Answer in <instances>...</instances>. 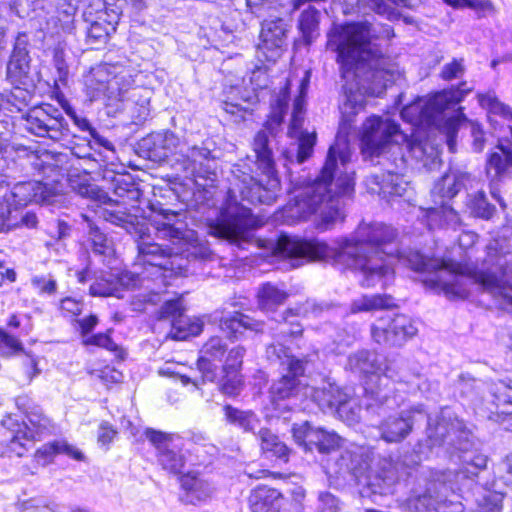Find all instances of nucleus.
I'll return each instance as SVG.
<instances>
[{
  "mask_svg": "<svg viewBox=\"0 0 512 512\" xmlns=\"http://www.w3.org/2000/svg\"><path fill=\"white\" fill-rule=\"evenodd\" d=\"M152 222L157 236L178 246V251L173 252L149 237L137 240V259L144 266L145 276L128 269L111 271L90 284V296L123 299L126 291L142 287L146 278L154 287L135 308L142 310L144 304L156 303L155 297L187 276L192 260L211 258V250L203 243L205 235L226 240L240 250H247L256 240L253 211L239 202L218 211L207 207L175 211L160 206L154 211Z\"/></svg>",
  "mask_w": 512,
  "mask_h": 512,
  "instance_id": "obj_1",
  "label": "nucleus"
},
{
  "mask_svg": "<svg viewBox=\"0 0 512 512\" xmlns=\"http://www.w3.org/2000/svg\"><path fill=\"white\" fill-rule=\"evenodd\" d=\"M416 412L420 421L426 422V438L418 440L400 455L403 466L415 469L414 476L409 473L412 482L403 507L409 512H447L448 506L453 503L449 497L454 494L455 471L432 469L422 466L421 462L429 459L434 450L438 454V450L443 449L460 466L459 472L473 479L480 473V454L472 449L471 432L456 416L441 411L432 418L423 404L417 405Z\"/></svg>",
  "mask_w": 512,
  "mask_h": 512,
  "instance_id": "obj_2",
  "label": "nucleus"
},
{
  "mask_svg": "<svg viewBox=\"0 0 512 512\" xmlns=\"http://www.w3.org/2000/svg\"><path fill=\"white\" fill-rule=\"evenodd\" d=\"M397 238V229L383 222L358 226L357 244L370 250L351 258V266L363 276L362 286L369 288L380 284L386 288L394 280L393 265L398 260L421 276L424 287L444 294L449 300L467 299L473 286L480 287V269L477 266L470 268L456 260L435 259L418 249L401 250L396 243Z\"/></svg>",
  "mask_w": 512,
  "mask_h": 512,
  "instance_id": "obj_3",
  "label": "nucleus"
},
{
  "mask_svg": "<svg viewBox=\"0 0 512 512\" xmlns=\"http://www.w3.org/2000/svg\"><path fill=\"white\" fill-rule=\"evenodd\" d=\"M52 66V82L46 84L49 96L57 106L47 102L33 106L22 116L23 128L34 136L53 141L79 139L86 142L84 149L93 150L102 159V151L113 150V144L99 133L84 111L65 96L62 89L68 87L70 72L62 50L54 51Z\"/></svg>",
  "mask_w": 512,
  "mask_h": 512,
  "instance_id": "obj_4",
  "label": "nucleus"
},
{
  "mask_svg": "<svg viewBox=\"0 0 512 512\" xmlns=\"http://www.w3.org/2000/svg\"><path fill=\"white\" fill-rule=\"evenodd\" d=\"M290 100V91L287 88H282L271 100L270 112L262 129L254 137L255 161L238 165L235 171L241 183V199L252 205H271L278 197L281 182L271 148V139H276L284 131Z\"/></svg>",
  "mask_w": 512,
  "mask_h": 512,
  "instance_id": "obj_5",
  "label": "nucleus"
},
{
  "mask_svg": "<svg viewBox=\"0 0 512 512\" xmlns=\"http://www.w3.org/2000/svg\"><path fill=\"white\" fill-rule=\"evenodd\" d=\"M394 29L389 24H373L368 20L349 22L332 28L327 34V48L336 53L342 78L363 76L379 82L378 91L386 87L384 54L376 42L392 39Z\"/></svg>",
  "mask_w": 512,
  "mask_h": 512,
  "instance_id": "obj_6",
  "label": "nucleus"
},
{
  "mask_svg": "<svg viewBox=\"0 0 512 512\" xmlns=\"http://www.w3.org/2000/svg\"><path fill=\"white\" fill-rule=\"evenodd\" d=\"M402 137L400 124L393 119H384L372 114L363 123L360 133V150L365 160L381 159L379 164L385 165V172L375 175V183L383 193L391 196H402L405 188L400 180L406 167V158L398 138Z\"/></svg>",
  "mask_w": 512,
  "mask_h": 512,
  "instance_id": "obj_7",
  "label": "nucleus"
},
{
  "mask_svg": "<svg viewBox=\"0 0 512 512\" xmlns=\"http://www.w3.org/2000/svg\"><path fill=\"white\" fill-rule=\"evenodd\" d=\"M334 149L333 147L325 158L316 178L305 180L304 189L277 211L278 217L287 225H294L309 219L321 209V203L324 200L332 199L337 194H347L353 190V182L346 175L333 182L336 175L331 170Z\"/></svg>",
  "mask_w": 512,
  "mask_h": 512,
  "instance_id": "obj_8",
  "label": "nucleus"
},
{
  "mask_svg": "<svg viewBox=\"0 0 512 512\" xmlns=\"http://www.w3.org/2000/svg\"><path fill=\"white\" fill-rule=\"evenodd\" d=\"M355 84L343 85L344 101L340 105L339 129L336 133L333 143L329 146L326 157L334 147L331 170L336 174L338 167L347 169L351 161L352 147L350 142V130L352 123L359 111L366 106L365 94L379 97L385 92L386 87L379 92V82L369 80L363 76L353 78Z\"/></svg>",
  "mask_w": 512,
  "mask_h": 512,
  "instance_id": "obj_9",
  "label": "nucleus"
},
{
  "mask_svg": "<svg viewBox=\"0 0 512 512\" xmlns=\"http://www.w3.org/2000/svg\"><path fill=\"white\" fill-rule=\"evenodd\" d=\"M61 173L66 175L69 179L71 187L79 194L82 198H86L96 205H111L113 200L105 190H110L117 197L127 199L133 202H139L143 192L140 188L139 183L135 177L126 171L117 172L113 169L105 166L100 170L98 176L103 182V186L100 187L94 183H90L87 180L73 185L72 178L77 176V173H73L69 167H63L61 165Z\"/></svg>",
  "mask_w": 512,
  "mask_h": 512,
  "instance_id": "obj_10",
  "label": "nucleus"
},
{
  "mask_svg": "<svg viewBox=\"0 0 512 512\" xmlns=\"http://www.w3.org/2000/svg\"><path fill=\"white\" fill-rule=\"evenodd\" d=\"M16 405L23 412L24 417L8 415L2 419L1 424L11 434L8 450L22 457L28 451L27 443L40 440L49 432L51 420L44 415L40 406L30 405V399L27 396H18Z\"/></svg>",
  "mask_w": 512,
  "mask_h": 512,
  "instance_id": "obj_11",
  "label": "nucleus"
},
{
  "mask_svg": "<svg viewBox=\"0 0 512 512\" xmlns=\"http://www.w3.org/2000/svg\"><path fill=\"white\" fill-rule=\"evenodd\" d=\"M285 348L266 346V358L270 363L279 364L281 376L269 387V399L276 409L279 402L296 396L300 390L301 377L305 375L307 362L302 358H287Z\"/></svg>",
  "mask_w": 512,
  "mask_h": 512,
  "instance_id": "obj_12",
  "label": "nucleus"
},
{
  "mask_svg": "<svg viewBox=\"0 0 512 512\" xmlns=\"http://www.w3.org/2000/svg\"><path fill=\"white\" fill-rule=\"evenodd\" d=\"M464 176L465 174L462 173L458 175L445 173L436 181L431 191L435 206L429 207L425 213L429 230L456 226L460 222L458 213L449 202L461 190Z\"/></svg>",
  "mask_w": 512,
  "mask_h": 512,
  "instance_id": "obj_13",
  "label": "nucleus"
},
{
  "mask_svg": "<svg viewBox=\"0 0 512 512\" xmlns=\"http://www.w3.org/2000/svg\"><path fill=\"white\" fill-rule=\"evenodd\" d=\"M71 143L74 144V146L71 148V153L73 156H75L78 159H81L85 162L87 167L82 168V170H79L78 168H75L73 163H71L68 160V157L66 154L63 153H51L46 152L38 159V161L35 163V167L38 168L40 172L43 174H47L48 172L56 173L57 175L61 177H66L67 181L69 182V179L66 175H63L61 173V165L63 167H69L73 173H77V176H74L72 178L73 185L75 186L77 183L82 182L83 180L80 179V174L83 173L85 175L95 173L98 176L100 175V170L103 169L106 165L102 164L104 162L103 159H99V157L96 155L93 150H86L84 147H86V142L79 141V139H71Z\"/></svg>",
  "mask_w": 512,
  "mask_h": 512,
  "instance_id": "obj_14",
  "label": "nucleus"
},
{
  "mask_svg": "<svg viewBox=\"0 0 512 512\" xmlns=\"http://www.w3.org/2000/svg\"><path fill=\"white\" fill-rule=\"evenodd\" d=\"M125 0H92L84 11L87 39L91 44L105 43L116 31Z\"/></svg>",
  "mask_w": 512,
  "mask_h": 512,
  "instance_id": "obj_15",
  "label": "nucleus"
},
{
  "mask_svg": "<svg viewBox=\"0 0 512 512\" xmlns=\"http://www.w3.org/2000/svg\"><path fill=\"white\" fill-rule=\"evenodd\" d=\"M146 439L156 450L161 468L170 474L180 476L186 465L184 438L178 433H169L155 428H146Z\"/></svg>",
  "mask_w": 512,
  "mask_h": 512,
  "instance_id": "obj_16",
  "label": "nucleus"
},
{
  "mask_svg": "<svg viewBox=\"0 0 512 512\" xmlns=\"http://www.w3.org/2000/svg\"><path fill=\"white\" fill-rule=\"evenodd\" d=\"M29 38L25 32H18L12 52L6 65V80L13 86L15 98L25 99L26 94L34 89V79L30 75L31 57Z\"/></svg>",
  "mask_w": 512,
  "mask_h": 512,
  "instance_id": "obj_17",
  "label": "nucleus"
},
{
  "mask_svg": "<svg viewBox=\"0 0 512 512\" xmlns=\"http://www.w3.org/2000/svg\"><path fill=\"white\" fill-rule=\"evenodd\" d=\"M305 490L297 487L289 497L267 485H258L249 496L252 512H304Z\"/></svg>",
  "mask_w": 512,
  "mask_h": 512,
  "instance_id": "obj_18",
  "label": "nucleus"
},
{
  "mask_svg": "<svg viewBox=\"0 0 512 512\" xmlns=\"http://www.w3.org/2000/svg\"><path fill=\"white\" fill-rule=\"evenodd\" d=\"M179 143L180 139L175 132L164 129L153 131L142 137L135 142L133 149L141 158L174 167L176 158L179 156L176 152Z\"/></svg>",
  "mask_w": 512,
  "mask_h": 512,
  "instance_id": "obj_19",
  "label": "nucleus"
},
{
  "mask_svg": "<svg viewBox=\"0 0 512 512\" xmlns=\"http://www.w3.org/2000/svg\"><path fill=\"white\" fill-rule=\"evenodd\" d=\"M373 461V453L368 447L359 445H350L338 452L333 462L329 461V469L338 477L362 482L371 486L370 472Z\"/></svg>",
  "mask_w": 512,
  "mask_h": 512,
  "instance_id": "obj_20",
  "label": "nucleus"
},
{
  "mask_svg": "<svg viewBox=\"0 0 512 512\" xmlns=\"http://www.w3.org/2000/svg\"><path fill=\"white\" fill-rule=\"evenodd\" d=\"M383 364V355L369 349L358 350L347 358L346 368L362 378L366 396L374 401L383 400L386 397V394L379 391L378 384Z\"/></svg>",
  "mask_w": 512,
  "mask_h": 512,
  "instance_id": "obj_21",
  "label": "nucleus"
},
{
  "mask_svg": "<svg viewBox=\"0 0 512 512\" xmlns=\"http://www.w3.org/2000/svg\"><path fill=\"white\" fill-rule=\"evenodd\" d=\"M291 433L295 443L305 452L317 451L320 454L338 452L343 441L335 431L315 427L309 421L294 423Z\"/></svg>",
  "mask_w": 512,
  "mask_h": 512,
  "instance_id": "obj_22",
  "label": "nucleus"
},
{
  "mask_svg": "<svg viewBox=\"0 0 512 512\" xmlns=\"http://www.w3.org/2000/svg\"><path fill=\"white\" fill-rule=\"evenodd\" d=\"M215 320H218L221 332L231 342L253 340L270 329L266 321L240 310L222 311L215 315Z\"/></svg>",
  "mask_w": 512,
  "mask_h": 512,
  "instance_id": "obj_23",
  "label": "nucleus"
},
{
  "mask_svg": "<svg viewBox=\"0 0 512 512\" xmlns=\"http://www.w3.org/2000/svg\"><path fill=\"white\" fill-rule=\"evenodd\" d=\"M413 320L405 314L379 319L371 325V337L379 345L401 347L417 334Z\"/></svg>",
  "mask_w": 512,
  "mask_h": 512,
  "instance_id": "obj_24",
  "label": "nucleus"
},
{
  "mask_svg": "<svg viewBox=\"0 0 512 512\" xmlns=\"http://www.w3.org/2000/svg\"><path fill=\"white\" fill-rule=\"evenodd\" d=\"M312 400L323 413L353 421L355 409L351 406V395L335 382L326 381L312 391Z\"/></svg>",
  "mask_w": 512,
  "mask_h": 512,
  "instance_id": "obj_25",
  "label": "nucleus"
},
{
  "mask_svg": "<svg viewBox=\"0 0 512 512\" xmlns=\"http://www.w3.org/2000/svg\"><path fill=\"white\" fill-rule=\"evenodd\" d=\"M289 25L283 18L264 20L261 23L257 58L263 63H275L287 47Z\"/></svg>",
  "mask_w": 512,
  "mask_h": 512,
  "instance_id": "obj_26",
  "label": "nucleus"
},
{
  "mask_svg": "<svg viewBox=\"0 0 512 512\" xmlns=\"http://www.w3.org/2000/svg\"><path fill=\"white\" fill-rule=\"evenodd\" d=\"M214 159L208 147L194 145L186 153H179L174 168L182 172L185 178L195 182L199 179L212 180V176H215Z\"/></svg>",
  "mask_w": 512,
  "mask_h": 512,
  "instance_id": "obj_27",
  "label": "nucleus"
},
{
  "mask_svg": "<svg viewBox=\"0 0 512 512\" xmlns=\"http://www.w3.org/2000/svg\"><path fill=\"white\" fill-rule=\"evenodd\" d=\"M384 364L381 365V371L378 378L379 391L386 394L385 399L375 400L379 406L390 407L392 394L395 391L394 384L397 382H408L410 372L407 370L406 360L399 355L393 357L383 356Z\"/></svg>",
  "mask_w": 512,
  "mask_h": 512,
  "instance_id": "obj_28",
  "label": "nucleus"
},
{
  "mask_svg": "<svg viewBox=\"0 0 512 512\" xmlns=\"http://www.w3.org/2000/svg\"><path fill=\"white\" fill-rule=\"evenodd\" d=\"M335 253L334 248L324 240L297 239L287 251V257L292 267L297 268L309 260H329L335 256Z\"/></svg>",
  "mask_w": 512,
  "mask_h": 512,
  "instance_id": "obj_29",
  "label": "nucleus"
},
{
  "mask_svg": "<svg viewBox=\"0 0 512 512\" xmlns=\"http://www.w3.org/2000/svg\"><path fill=\"white\" fill-rule=\"evenodd\" d=\"M227 351V345L219 336L211 337L200 350L197 367L201 373L202 383L214 382L218 377V370Z\"/></svg>",
  "mask_w": 512,
  "mask_h": 512,
  "instance_id": "obj_30",
  "label": "nucleus"
},
{
  "mask_svg": "<svg viewBox=\"0 0 512 512\" xmlns=\"http://www.w3.org/2000/svg\"><path fill=\"white\" fill-rule=\"evenodd\" d=\"M178 479L182 490L179 500L185 505L207 504L215 494L216 488L213 483L197 474L188 472L181 474Z\"/></svg>",
  "mask_w": 512,
  "mask_h": 512,
  "instance_id": "obj_31",
  "label": "nucleus"
},
{
  "mask_svg": "<svg viewBox=\"0 0 512 512\" xmlns=\"http://www.w3.org/2000/svg\"><path fill=\"white\" fill-rule=\"evenodd\" d=\"M416 410L417 406L385 419L380 426L381 438L388 443L404 440L412 432L415 423L420 421Z\"/></svg>",
  "mask_w": 512,
  "mask_h": 512,
  "instance_id": "obj_32",
  "label": "nucleus"
},
{
  "mask_svg": "<svg viewBox=\"0 0 512 512\" xmlns=\"http://www.w3.org/2000/svg\"><path fill=\"white\" fill-rule=\"evenodd\" d=\"M511 388L507 385H495L490 391L485 409L489 420L501 423L512 416Z\"/></svg>",
  "mask_w": 512,
  "mask_h": 512,
  "instance_id": "obj_33",
  "label": "nucleus"
},
{
  "mask_svg": "<svg viewBox=\"0 0 512 512\" xmlns=\"http://www.w3.org/2000/svg\"><path fill=\"white\" fill-rule=\"evenodd\" d=\"M505 142L507 139L497 140V144L486 157V173L493 174L497 180L512 175V148L505 145Z\"/></svg>",
  "mask_w": 512,
  "mask_h": 512,
  "instance_id": "obj_34",
  "label": "nucleus"
},
{
  "mask_svg": "<svg viewBox=\"0 0 512 512\" xmlns=\"http://www.w3.org/2000/svg\"><path fill=\"white\" fill-rule=\"evenodd\" d=\"M320 18L321 12L311 5L300 13L297 22L299 37L293 43L295 50L300 47H310L315 42L320 35Z\"/></svg>",
  "mask_w": 512,
  "mask_h": 512,
  "instance_id": "obj_35",
  "label": "nucleus"
},
{
  "mask_svg": "<svg viewBox=\"0 0 512 512\" xmlns=\"http://www.w3.org/2000/svg\"><path fill=\"white\" fill-rule=\"evenodd\" d=\"M367 5L379 16L389 20L395 21L400 18V12L392 7L387 0H364ZM396 5H405L407 0H388ZM447 5L460 9L471 7L475 10L478 17H480V0H442Z\"/></svg>",
  "mask_w": 512,
  "mask_h": 512,
  "instance_id": "obj_36",
  "label": "nucleus"
},
{
  "mask_svg": "<svg viewBox=\"0 0 512 512\" xmlns=\"http://www.w3.org/2000/svg\"><path fill=\"white\" fill-rule=\"evenodd\" d=\"M291 139L294 142L281 153L285 161L284 165L287 166L288 163L301 165L313 156L317 144V134L315 132L305 133Z\"/></svg>",
  "mask_w": 512,
  "mask_h": 512,
  "instance_id": "obj_37",
  "label": "nucleus"
},
{
  "mask_svg": "<svg viewBox=\"0 0 512 512\" xmlns=\"http://www.w3.org/2000/svg\"><path fill=\"white\" fill-rule=\"evenodd\" d=\"M343 175H346L349 178H351V180L353 182V190H351L347 194H337L332 199L324 200L321 203V208L323 206H325V209L322 211V214H321V224H322L323 228L326 230L332 228L337 222L344 221L345 214H344L343 209L340 207L339 199L342 197H350L354 194V191H355V178H354L355 173L354 172L350 173L347 171V169H342V168L338 167V171L336 172L334 181L336 182L337 179L339 177H342Z\"/></svg>",
  "mask_w": 512,
  "mask_h": 512,
  "instance_id": "obj_38",
  "label": "nucleus"
},
{
  "mask_svg": "<svg viewBox=\"0 0 512 512\" xmlns=\"http://www.w3.org/2000/svg\"><path fill=\"white\" fill-rule=\"evenodd\" d=\"M399 307L398 300L387 293L362 294L350 303L352 314L375 311H391Z\"/></svg>",
  "mask_w": 512,
  "mask_h": 512,
  "instance_id": "obj_39",
  "label": "nucleus"
},
{
  "mask_svg": "<svg viewBox=\"0 0 512 512\" xmlns=\"http://www.w3.org/2000/svg\"><path fill=\"white\" fill-rule=\"evenodd\" d=\"M294 316L291 309H287L284 313L280 315L281 320H277L279 322V326L277 327V332L274 336V341L267 346H281L285 348V355L287 358H297L292 354L291 348L288 343H292L293 340L297 339L302 335L303 328L301 324L297 321H289V317Z\"/></svg>",
  "mask_w": 512,
  "mask_h": 512,
  "instance_id": "obj_40",
  "label": "nucleus"
},
{
  "mask_svg": "<svg viewBox=\"0 0 512 512\" xmlns=\"http://www.w3.org/2000/svg\"><path fill=\"white\" fill-rule=\"evenodd\" d=\"M225 420L228 424L240 429L243 433L257 435L261 420L253 410H242L231 404L223 406Z\"/></svg>",
  "mask_w": 512,
  "mask_h": 512,
  "instance_id": "obj_41",
  "label": "nucleus"
},
{
  "mask_svg": "<svg viewBox=\"0 0 512 512\" xmlns=\"http://www.w3.org/2000/svg\"><path fill=\"white\" fill-rule=\"evenodd\" d=\"M256 436L266 457H275L276 460L284 463L289 461L292 449L281 441L276 434L272 433L269 428H260Z\"/></svg>",
  "mask_w": 512,
  "mask_h": 512,
  "instance_id": "obj_42",
  "label": "nucleus"
},
{
  "mask_svg": "<svg viewBox=\"0 0 512 512\" xmlns=\"http://www.w3.org/2000/svg\"><path fill=\"white\" fill-rule=\"evenodd\" d=\"M257 303L262 311L273 312L283 305L289 297L288 292L271 282L262 283L257 292Z\"/></svg>",
  "mask_w": 512,
  "mask_h": 512,
  "instance_id": "obj_43",
  "label": "nucleus"
},
{
  "mask_svg": "<svg viewBox=\"0 0 512 512\" xmlns=\"http://www.w3.org/2000/svg\"><path fill=\"white\" fill-rule=\"evenodd\" d=\"M435 128L445 136L449 152L456 151L457 137L460 128L459 119L455 115H441L434 119Z\"/></svg>",
  "mask_w": 512,
  "mask_h": 512,
  "instance_id": "obj_44",
  "label": "nucleus"
},
{
  "mask_svg": "<svg viewBox=\"0 0 512 512\" xmlns=\"http://www.w3.org/2000/svg\"><path fill=\"white\" fill-rule=\"evenodd\" d=\"M204 323L199 318H189L184 315L179 320L173 322L171 326V335L175 340H188L202 333Z\"/></svg>",
  "mask_w": 512,
  "mask_h": 512,
  "instance_id": "obj_45",
  "label": "nucleus"
},
{
  "mask_svg": "<svg viewBox=\"0 0 512 512\" xmlns=\"http://www.w3.org/2000/svg\"><path fill=\"white\" fill-rule=\"evenodd\" d=\"M113 328H109L104 332H93L91 335L85 337L81 344L84 347H98L105 349L119 358H123L124 352L120 345H118L112 338Z\"/></svg>",
  "mask_w": 512,
  "mask_h": 512,
  "instance_id": "obj_46",
  "label": "nucleus"
},
{
  "mask_svg": "<svg viewBox=\"0 0 512 512\" xmlns=\"http://www.w3.org/2000/svg\"><path fill=\"white\" fill-rule=\"evenodd\" d=\"M111 89V83L108 80L97 79L94 75L85 79L84 92L90 102H103L110 94H114Z\"/></svg>",
  "mask_w": 512,
  "mask_h": 512,
  "instance_id": "obj_47",
  "label": "nucleus"
},
{
  "mask_svg": "<svg viewBox=\"0 0 512 512\" xmlns=\"http://www.w3.org/2000/svg\"><path fill=\"white\" fill-rule=\"evenodd\" d=\"M184 298L182 295L177 294L176 296L164 300L159 311L158 318L161 320L170 319L171 326L173 322L179 320L185 315Z\"/></svg>",
  "mask_w": 512,
  "mask_h": 512,
  "instance_id": "obj_48",
  "label": "nucleus"
},
{
  "mask_svg": "<svg viewBox=\"0 0 512 512\" xmlns=\"http://www.w3.org/2000/svg\"><path fill=\"white\" fill-rule=\"evenodd\" d=\"M35 185L36 181H25L19 182L13 187L9 200L15 206V209L34 202Z\"/></svg>",
  "mask_w": 512,
  "mask_h": 512,
  "instance_id": "obj_49",
  "label": "nucleus"
},
{
  "mask_svg": "<svg viewBox=\"0 0 512 512\" xmlns=\"http://www.w3.org/2000/svg\"><path fill=\"white\" fill-rule=\"evenodd\" d=\"M218 386L221 393L228 397H237L243 390L244 380L241 373L221 371Z\"/></svg>",
  "mask_w": 512,
  "mask_h": 512,
  "instance_id": "obj_50",
  "label": "nucleus"
},
{
  "mask_svg": "<svg viewBox=\"0 0 512 512\" xmlns=\"http://www.w3.org/2000/svg\"><path fill=\"white\" fill-rule=\"evenodd\" d=\"M465 86L466 83L463 82L460 85H451L450 87L441 90L438 93V97L443 108L453 109L458 106L470 91V89L465 88Z\"/></svg>",
  "mask_w": 512,
  "mask_h": 512,
  "instance_id": "obj_51",
  "label": "nucleus"
},
{
  "mask_svg": "<svg viewBox=\"0 0 512 512\" xmlns=\"http://www.w3.org/2000/svg\"><path fill=\"white\" fill-rule=\"evenodd\" d=\"M512 253L510 241L506 237L494 238L486 247L487 260L491 264H500L501 259Z\"/></svg>",
  "mask_w": 512,
  "mask_h": 512,
  "instance_id": "obj_52",
  "label": "nucleus"
},
{
  "mask_svg": "<svg viewBox=\"0 0 512 512\" xmlns=\"http://www.w3.org/2000/svg\"><path fill=\"white\" fill-rule=\"evenodd\" d=\"M33 195L34 202L40 205H53L62 197L55 186L42 181H36Z\"/></svg>",
  "mask_w": 512,
  "mask_h": 512,
  "instance_id": "obj_53",
  "label": "nucleus"
},
{
  "mask_svg": "<svg viewBox=\"0 0 512 512\" xmlns=\"http://www.w3.org/2000/svg\"><path fill=\"white\" fill-rule=\"evenodd\" d=\"M61 440H52L39 447L34 454L35 461L46 467L54 462L57 455H60Z\"/></svg>",
  "mask_w": 512,
  "mask_h": 512,
  "instance_id": "obj_54",
  "label": "nucleus"
},
{
  "mask_svg": "<svg viewBox=\"0 0 512 512\" xmlns=\"http://www.w3.org/2000/svg\"><path fill=\"white\" fill-rule=\"evenodd\" d=\"M341 500L330 491L318 492L313 512H341Z\"/></svg>",
  "mask_w": 512,
  "mask_h": 512,
  "instance_id": "obj_55",
  "label": "nucleus"
},
{
  "mask_svg": "<svg viewBox=\"0 0 512 512\" xmlns=\"http://www.w3.org/2000/svg\"><path fill=\"white\" fill-rule=\"evenodd\" d=\"M23 350L24 346L21 340L0 327V354L9 357L21 353Z\"/></svg>",
  "mask_w": 512,
  "mask_h": 512,
  "instance_id": "obj_56",
  "label": "nucleus"
},
{
  "mask_svg": "<svg viewBox=\"0 0 512 512\" xmlns=\"http://www.w3.org/2000/svg\"><path fill=\"white\" fill-rule=\"evenodd\" d=\"M246 349L242 345L233 347L220 365L221 371L241 373Z\"/></svg>",
  "mask_w": 512,
  "mask_h": 512,
  "instance_id": "obj_57",
  "label": "nucleus"
},
{
  "mask_svg": "<svg viewBox=\"0 0 512 512\" xmlns=\"http://www.w3.org/2000/svg\"><path fill=\"white\" fill-rule=\"evenodd\" d=\"M89 238L91 249L95 255L105 256L110 250L108 239L105 233L96 225H89Z\"/></svg>",
  "mask_w": 512,
  "mask_h": 512,
  "instance_id": "obj_58",
  "label": "nucleus"
},
{
  "mask_svg": "<svg viewBox=\"0 0 512 512\" xmlns=\"http://www.w3.org/2000/svg\"><path fill=\"white\" fill-rule=\"evenodd\" d=\"M304 112V108L300 105V103L294 104L290 120L287 126L288 138L300 136L305 133H310L309 131L303 128Z\"/></svg>",
  "mask_w": 512,
  "mask_h": 512,
  "instance_id": "obj_59",
  "label": "nucleus"
},
{
  "mask_svg": "<svg viewBox=\"0 0 512 512\" xmlns=\"http://www.w3.org/2000/svg\"><path fill=\"white\" fill-rule=\"evenodd\" d=\"M99 322L100 320L98 315L92 312L82 318H79L78 316L72 320L73 326L80 335L81 342L85 337L91 335L94 332Z\"/></svg>",
  "mask_w": 512,
  "mask_h": 512,
  "instance_id": "obj_60",
  "label": "nucleus"
},
{
  "mask_svg": "<svg viewBox=\"0 0 512 512\" xmlns=\"http://www.w3.org/2000/svg\"><path fill=\"white\" fill-rule=\"evenodd\" d=\"M84 303L82 300H77L73 297L67 296L60 300L59 309L64 317H71L73 319L81 315Z\"/></svg>",
  "mask_w": 512,
  "mask_h": 512,
  "instance_id": "obj_61",
  "label": "nucleus"
},
{
  "mask_svg": "<svg viewBox=\"0 0 512 512\" xmlns=\"http://www.w3.org/2000/svg\"><path fill=\"white\" fill-rule=\"evenodd\" d=\"M503 499V493L487 490L482 496V512H500Z\"/></svg>",
  "mask_w": 512,
  "mask_h": 512,
  "instance_id": "obj_62",
  "label": "nucleus"
},
{
  "mask_svg": "<svg viewBox=\"0 0 512 512\" xmlns=\"http://www.w3.org/2000/svg\"><path fill=\"white\" fill-rule=\"evenodd\" d=\"M124 102L118 97L110 94L103 101V110L108 117H117L124 110Z\"/></svg>",
  "mask_w": 512,
  "mask_h": 512,
  "instance_id": "obj_63",
  "label": "nucleus"
},
{
  "mask_svg": "<svg viewBox=\"0 0 512 512\" xmlns=\"http://www.w3.org/2000/svg\"><path fill=\"white\" fill-rule=\"evenodd\" d=\"M32 284L40 290L42 294L53 295L57 292L58 284L57 281L50 277L35 276L32 279Z\"/></svg>",
  "mask_w": 512,
  "mask_h": 512,
  "instance_id": "obj_64",
  "label": "nucleus"
}]
</instances>
